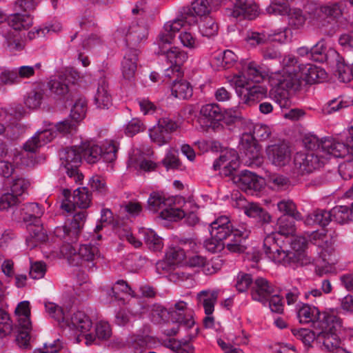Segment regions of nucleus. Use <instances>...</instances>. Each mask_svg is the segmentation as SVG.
<instances>
[{"mask_svg":"<svg viewBox=\"0 0 353 353\" xmlns=\"http://www.w3.org/2000/svg\"><path fill=\"white\" fill-rule=\"evenodd\" d=\"M85 218V212L76 213L70 222L66 223L63 226L57 227L54 234L63 240V243L60 248L62 256L74 265L91 269L95 266L96 261L99 258V248L91 244H83L79 247L76 244Z\"/></svg>","mask_w":353,"mask_h":353,"instance_id":"1","label":"nucleus"},{"mask_svg":"<svg viewBox=\"0 0 353 353\" xmlns=\"http://www.w3.org/2000/svg\"><path fill=\"white\" fill-rule=\"evenodd\" d=\"M321 145L317 153L299 152L296 154L294 159V166L301 174L310 173L319 169L332 158H342L347 151L343 143L337 141L334 138L325 139Z\"/></svg>","mask_w":353,"mask_h":353,"instance_id":"2","label":"nucleus"},{"mask_svg":"<svg viewBox=\"0 0 353 353\" xmlns=\"http://www.w3.org/2000/svg\"><path fill=\"white\" fill-rule=\"evenodd\" d=\"M219 0H195L192 3L191 7L184 9L183 16L181 19H176L165 23L163 30L159 35L160 41L162 43H170L175 34L185 23L192 25L196 23L194 15L202 17H208L215 4H218Z\"/></svg>","mask_w":353,"mask_h":353,"instance_id":"3","label":"nucleus"},{"mask_svg":"<svg viewBox=\"0 0 353 353\" xmlns=\"http://www.w3.org/2000/svg\"><path fill=\"white\" fill-rule=\"evenodd\" d=\"M323 321L319 323L316 342L322 344L332 353H349L341 347L339 333L342 328L341 319L334 314H325Z\"/></svg>","mask_w":353,"mask_h":353,"instance_id":"4","label":"nucleus"},{"mask_svg":"<svg viewBox=\"0 0 353 353\" xmlns=\"http://www.w3.org/2000/svg\"><path fill=\"white\" fill-rule=\"evenodd\" d=\"M265 128L261 125H256L253 133H243L241 135L239 144V157L245 164L257 167L263 164V159L260 156L261 145L259 142L263 140Z\"/></svg>","mask_w":353,"mask_h":353,"instance_id":"5","label":"nucleus"},{"mask_svg":"<svg viewBox=\"0 0 353 353\" xmlns=\"http://www.w3.org/2000/svg\"><path fill=\"white\" fill-rule=\"evenodd\" d=\"M299 62L294 55L288 54L283 57L282 61L283 69L278 73L272 76L269 79V83L271 86L274 87L281 97L283 98L278 99V103L281 108H288L290 105V100L286 97V94L288 95V90L290 89H283L279 87L277 83L279 79H290L291 77L295 76L299 72Z\"/></svg>","mask_w":353,"mask_h":353,"instance_id":"6","label":"nucleus"},{"mask_svg":"<svg viewBox=\"0 0 353 353\" xmlns=\"http://www.w3.org/2000/svg\"><path fill=\"white\" fill-rule=\"evenodd\" d=\"M8 23L13 30L2 31L6 44L10 51L20 50L23 45L19 34L15 30L28 29L32 25V19L29 14L15 13L8 17Z\"/></svg>","mask_w":353,"mask_h":353,"instance_id":"7","label":"nucleus"},{"mask_svg":"<svg viewBox=\"0 0 353 353\" xmlns=\"http://www.w3.org/2000/svg\"><path fill=\"white\" fill-rule=\"evenodd\" d=\"M299 72L290 79H279L277 85L283 89H292L294 86L300 84L301 81L307 83H319L326 77L325 71L315 65L307 63L305 65L299 64Z\"/></svg>","mask_w":353,"mask_h":353,"instance_id":"8","label":"nucleus"},{"mask_svg":"<svg viewBox=\"0 0 353 353\" xmlns=\"http://www.w3.org/2000/svg\"><path fill=\"white\" fill-rule=\"evenodd\" d=\"M210 236L214 238H217L219 241H223L230 238V242L226 245L228 250L232 252H243L245 250L243 245H241L243 240L248 238L250 235V230L243 224L239 226V228H234L232 227H227L219 229H210Z\"/></svg>","mask_w":353,"mask_h":353,"instance_id":"9","label":"nucleus"},{"mask_svg":"<svg viewBox=\"0 0 353 353\" xmlns=\"http://www.w3.org/2000/svg\"><path fill=\"white\" fill-rule=\"evenodd\" d=\"M81 149L83 158L88 163H94L101 159L105 162L111 163L117 158L118 147L112 141H107L102 148L92 141H88L82 143Z\"/></svg>","mask_w":353,"mask_h":353,"instance_id":"10","label":"nucleus"},{"mask_svg":"<svg viewBox=\"0 0 353 353\" xmlns=\"http://www.w3.org/2000/svg\"><path fill=\"white\" fill-rule=\"evenodd\" d=\"M65 324L76 334L79 333L76 338L77 343H80L83 339L87 345H90L94 343L96 336L89 333L92 323L89 316L83 312L77 311L74 312L70 321H66Z\"/></svg>","mask_w":353,"mask_h":353,"instance_id":"11","label":"nucleus"},{"mask_svg":"<svg viewBox=\"0 0 353 353\" xmlns=\"http://www.w3.org/2000/svg\"><path fill=\"white\" fill-rule=\"evenodd\" d=\"M59 155L68 176L73 179L75 183L81 182L83 178V174L79 173L78 170L83 159L81 145L67 148Z\"/></svg>","mask_w":353,"mask_h":353,"instance_id":"12","label":"nucleus"},{"mask_svg":"<svg viewBox=\"0 0 353 353\" xmlns=\"http://www.w3.org/2000/svg\"><path fill=\"white\" fill-rule=\"evenodd\" d=\"M310 241L316 246L322 248L319 254L322 257L323 264L322 265H316L315 272L316 274L322 276L324 274L334 272V261L330 258H327L330 247L326 234L323 232L315 231L310 235Z\"/></svg>","mask_w":353,"mask_h":353,"instance_id":"13","label":"nucleus"},{"mask_svg":"<svg viewBox=\"0 0 353 353\" xmlns=\"http://www.w3.org/2000/svg\"><path fill=\"white\" fill-rule=\"evenodd\" d=\"M64 199L61 203V208L68 212H72L75 207L87 208L91 202V194L86 188H78L73 192L72 196L70 191L65 189L63 192Z\"/></svg>","mask_w":353,"mask_h":353,"instance_id":"14","label":"nucleus"},{"mask_svg":"<svg viewBox=\"0 0 353 353\" xmlns=\"http://www.w3.org/2000/svg\"><path fill=\"white\" fill-rule=\"evenodd\" d=\"M77 73L72 70H65L54 76L48 83L50 94L56 99L65 97L69 92L71 79H75Z\"/></svg>","mask_w":353,"mask_h":353,"instance_id":"15","label":"nucleus"},{"mask_svg":"<svg viewBox=\"0 0 353 353\" xmlns=\"http://www.w3.org/2000/svg\"><path fill=\"white\" fill-rule=\"evenodd\" d=\"M239 159L240 157L235 150H224L214 162L213 168L214 170H221L223 175L230 176L238 168Z\"/></svg>","mask_w":353,"mask_h":353,"instance_id":"16","label":"nucleus"},{"mask_svg":"<svg viewBox=\"0 0 353 353\" xmlns=\"http://www.w3.org/2000/svg\"><path fill=\"white\" fill-rule=\"evenodd\" d=\"M272 10L276 12L280 15L288 16V26L291 29L300 30L305 24L306 17L299 8H292L288 5L283 3L276 5ZM270 11L271 9L268 8V12Z\"/></svg>","mask_w":353,"mask_h":353,"instance_id":"17","label":"nucleus"},{"mask_svg":"<svg viewBox=\"0 0 353 353\" xmlns=\"http://www.w3.org/2000/svg\"><path fill=\"white\" fill-rule=\"evenodd\" d=\"M232 181L245 192H259L263 185V179L246 170L234 175Z\"/></svg>","mask_w":353,"mask_h":353,"instance_id":"18","label":"nucleus"},{"mask_svg":"<svg viewBox=\"0 0 353 353\" xmlns=\"http://www.w3.org/2000/svg\"><path fill=\"white\" fill-rule=\"evenodd\" d=\"M293 252H289L292 255L296 267L307 265L313 262V259L306 252L307 240L302 236H293L290 242Z\"/></svg>","mask_w":353,"mask_h":353,"instance_id":"19","label":"nucleus"},{"mask_svg":"<svg viewBox=\"0 0 353 353\" xmlns=\"http://www.w3.org/2000/svg\"><path fill=\"white\" fill-rule=\"evenodd\" d=\"M223 116L217 104H205L201 108L199 122L205 130L209 128L214 129L217 126V121H220Z\"/></svg>","mask_w":353,"mask_h":353,"instance_id":"20","label":"nucleus"},{"mask_svg":"<svg viewBox=\"0 0 353 353\" xmlns=\"http://www.w3.org/2000/svg\"><path fill=\"white\" fill-rule=\"evenodd\" d=\"M187 305L185 302L179 301L169 307L168 314L172 321L190 328L194 325V321L192 312Z\"/></svg>","mask_w":353,"mask_h":353,"instance_id":"21","label":"nucleus"},{"mask_svg":"<svg viewBox=\"0 0 353 353\" xmlns=\"http://www.w3.org/2000/svg\"><path fill=\"white\" fill-rule=\"evenodd\" d=\"M139 51L137 49H128L121 61V71L123 78L132 82L135 79V75L138 68Z\"/></svg>","mask_w":353,"mask_h":353,"instance_id":"22","label":"nucleus"},{"mask_svg":"<svg viewBox=\"0 0 353 353\" xmlns=\"http://www.w3.org/2000/svg\"><path fill=\"white\" fill-rule=\"evenodd\" d=\"M327 312L321 313L319 308L308 304L301 305L297 312V317L301 323H312L317 330L319 323L323 321V316Z\"/></svg>","mask_w":353,"mask_h":353,"instance_id":"23","label":"nucleus"},{"mask_svg":"<svg viewBox=\"0 0 353 353\" xmlns=\"http://www.w3.org/2000/svg\"><path fill=\"white\" fill-rule=\"evenodd\" d=\"M234 6L232 15L235 18L253 19L258 15V6L247 0H229Z\"/></svg>","mask_w":353,"mask_h":353,"instance_id":"24","label":"nucleus"},{"mask_svg":"<svg viewBox=\"0 0 353 353\" xmlns=\"http://www.w3.org/2000/svg\"><path fill=\"white\" fill-rule=\"evenodd\" d=\"M268 158L276 166L285 165L290 159V150L288 145L284 143L269 146L266 150Z\"/></svg>","mask_w":353,"mask_h":353,"instance_id":"25","label":"nucleus"},{"mask_svg":"<svg viewBox=\"0 0 353 353\" xmlns=\"http://www.w3.org/2000/svg\"><path fill=\"white\" fill-rule=\"evenodd\" d=\"M94 101L97 108L99 109H108L112 105V96L105 79L100 80Z\"/></svg>","mask_w":353,"mask_h":353,"instance_id":"26","label":"nucleus"},{"mask_svg":"<svg viewBox=\"0 0 353 353\" xmlns=\"http://www.w3.org/2000/svg\"><path fill=\"white\" fill-rule=\"evenodd\" d=\"M274 241L276 246L273 248L266 246V255H268V257L275 263L296 267L292 254L281 249L282 246L279 244V240L276 239Z\"/></svg>","mask_w":353,"mask_h":353,"instance_id":"27","label":"nucleus"},{"mask_svg":"<svg viewBox=\"0 0 353 353\" xmlns=\"http://www.w3.org/2000/svg\"><path fill=\"white\" fill-rule=\"evenodd\" d=\"M349 134L350 139L348 140V146L345 145L347 151L343 157L349 154L351 159L339 166V174L345 180L350 179L353 176V123L349 128Z\"/></svg>","mask_w":353,"mask_h":353,"instance_id":"28","label":"nucleus"},{"mask_svg":"<svg viewBox=\"0 0 353 353\" xmlns=\"http://www.w3.org/2000/svg\"><path fill=\"white\" fill-rule=\"evenodd\" d=\"M219 294L218 290H203L197 294V301L203 307L206 315H211L213 313Z\"/></svg>","mask_w":353,"mask_h":353,"instance_id":"29","label":"nucleus"},{"mask_svg":"<svg viewBox=\"0 0 353 353\" xmlns=\"http://www.w3.org/2000/svg\"><path fill=\"white\" fill-rule=\"evenodd\" d=\"M226 79L230 85L235 89L239 97H242L245 90L250 86L251 81L243 70L238 74L228 76Z\"/></svg>","mask_w":353,"mask_h":353,"instance_id":"30","label":"nucleus"},{"mask_svg":"<svg viewBox=\"0 0 353 353\" xmlns=\"http://www.w3.org/2000/svg\"><path fill=\"white\" fill-rule=\"evenodd\" d=\"M173 203V199L166 198L163 194L155 192L150 194L148 200V209L154 212L163 211Z\"/></svg>","mask_w":353,"mask_h":353,"instance_id":"31","label":"nucleus"},{"mask_svg":"<svg viewBox=\"0 0 353 353\" xmlns=\"http://www.w3.org/2000/svg\"><path fill=\"white\" fill-rule=\"evenodd\" d=\"M6 296V288L0 291V338L10 334L12 331V323L9 315L1 309Z\"/></svg>","mask_w":353,"mask_h":353,"instance_id":"32","label":"nucleus"},{"mask_svg":"<svg viewBox=\"0 0 353 353\" xmlns=\"http://www.w3.org/2000/svg\"><path fill=\"white\" fill-rule=\"evenodd\" d=\"M166 59L178 70V68L183 65L188 58V53L177 47H172L166 51L161 50Z\"/></svg>","mask_w":353,"mask_h":353,"instance_id":"33","label":"nucleus"},{"mask_svg":"<svg viewBox=\"0 0 353 353\" xmlns=\"http://www.w3.org/2000/svg\"><path fill=\"white\" fill-rule=\"evenodd\" d=\"M331 221L332 213L330 211L316 210L304 219V223L307 225L317 224L321 226H325L328 225Z\"/></svg>","mask_w":353,"mask_h":353,"instance_id":"34","label":"nucleus"},{"mask_svg":"<svg viewBox=\"0 0 353 353\" xmlns=\"http://www.w3.org/2000/svg\"><path fill=\"white\" fill-rule=\"evenodd\" d=\"M15 314L17 316L19 326L23 328L30 329L32 323L30 321V303L27 301H21L15 309Z\"/></svg>","mask_w":353,"mask_h":353,"instance_id":"35","label":"nucleus"},{"mask_svg":"<svg viewBox=\"0 0 353 353\" xmlns=\"http://www.w3.org/2000/svg\"><path fill=\"white\" fill-rule=\"evenodd\" d=\"M28 231L29 236L26 238V244L30 249L48 239L46 233L41 226L30 225Z\"/></svg>","mask_w":353,"mask_h":353,"instance_id":"36","label":"nucleus"},{"mask_svg":"<svg viewBox=\"0 0 353 353\" xmlns=\"http://www.w3.org/2000/svg\"><path fill=\"white\" fill-rule=\"evenodd\" d=\"M172 95L179 99H187L192 95V88L190 83L181 79L175 81L171 85Z\"/></svg>","mask_w":353,"mask_h":353,"instance_id":"37","label":"nucleus"},{"mask_svg":"<svg viewBox=\"0 0 353 353\" xmlns=\"http://www.w3.org/2000/svg\"><path fill=\"white\" fill-rule=\"evenodd\" d=\"M332 213V221L340 224H344L349 220L353 221V203L351 208L345 205L336 206L330 210Z\"/></svg>","mask_w":353,"mask_h":353,"instance_id":"38","label":"nucleus"},{"mask_svg":"<svg viewBox=\"0 0 353 353\" xmlns=\"http://www.w3.org/2000/svg\"><path fill=\"white\" fill-rule=\"evenodd\" d=\"M139 232L143 236L145 243L150 250L159 251L163 248V241L154 231L150 229H142Z\"/></svg>","mask_w":353,"mask_h":353,"instance_id":"39","label":"nucleus"},{"mask_svg":"<svg viewBox=\"0 0 353 353\" xmlns=\"http://www.w3.org/2000/svg\"><path fill=\"white\" fill-rule=\"evenodd\" d=\"M295 232V225L293 221H289L285 217L279 219V232L277 234H272L266 236L268 240H279V236H283L288 239V236L293 235Z\"/></svg>","mask_w":353,"mask_h":353,"instance_id":"40","label":"nucleus"},{"mask_svg":"<svg viewBox=\"0 0 353 353\" xmlns=\"http://www.w3.org/2000/svg\"><path fill=\"white\" fill-rule=\"evenodd\" d=\"M243 70L251 82L258 83L264 79L263 67L255 61L248 63Z\"/></svg>","mask_w":353,"mask_h":353,"instance_id":"41","label":"nucleus"},{"mask_svg":"<svg viewBox=\"0 0 353 353\" xmlns=\"http://www.w3.org/2000/svg\"><path fill=\"white\" fill-rule=\"evenodd\" d=\"M151 141L159 146L167 144L171 139L170 135L157 123L149 130Z\"/></svg>","mask_w":353,"mask_h":353,"instance_id":"42","label":"nucleus"},{"mask_svg":"<svg viewBox=\"0 0 353 353\" xmlns=\"http://www.w3.org/2000/svg\"><path fill=\"white\" fill-rule=\"evenodd\" d=\"M278 210L285 215L290 216L296 221L303 219L301 213L297 211L295 203L292 200H281L277 203Z\"/></svg>","mask_w":353,"mask_h":353,"instance_id":"43","label":"nucleus"},{"mask_svg":"<svg viewBox=\"0 0 353 353\" xmlns=\"http://www.w3.org/2000/svg\"><path fill=\"white\" fill-rule=\"evenodd\" d=\"M245 91L241 97L246 103H257L263 99L265 96V89L261 85L250 86Z\"/></svg>","mask_w":353,"mask_h":353,"instance_id":"44","label":"nucleus"},{"mask_svg":"<svg viewBox=\"0 0 353 353\" xmlns=\"http://www.w3.org/2000/svg\"><path fill=\"white\" fill-rule=\"evenodd\" d=\"M199 31L202 36L210 37L216 34L218 26L212 17H206L200 22Z\"/></svg>","mask_w":353,"mask_h":353,"instance_id":"45","label":"nucleus"},{"mask_svg":"<svg viewBox=\"0 0 353 353\" xmlns=\"http://www.w3.org/2000/svg\"><path fill=\"white\" fill-rule=\"evenodd\" d=\"M87 110V103L83 99H77L73 105L70 117L72 120L78 123L84 119Z\"/></svg>","mask_w":353,"mask_h":353,"instance_id":"46","label":"nucleus"},{"mask_svg":"<svg viewBox=\"0 0 353 353\" xmlns=\"http://www.w3.org/2000/svg\"><path fill=\"white\" fill-rule=\"evenodd\" d=\"M353 104V99L346 100L344 98L339 97L329 101L323 108L325 114H332L342 108H347Z\"/></svg>","mask_w":353,"mask_h":353,"instance_id":"47","label":"nucleus"},{"mask_svg":"<svg viewBox=\"0 0 353 353\" xmlns=\"http://www.w3.org/2000/svg\"><path fill=\"white\" fill-rule=\"evenodd\" d=\"M236 55L231 50H225L214 57L217 66L223 69L229 68L236 61Z\"/></svg>","mask_w":353,"mask_h":353,"instance_id":"48","label":"nucleus"},{"mask_svg":"<svg viewBox=\"0 0 353 353\" xmlns=\"http://www.w3.org/2000/svg\"><path fill=\"white\" fill-rule=\"evenodd\" d=\"M146 37V30L143 26H130L127 34L126 41L129 44L134 45L140 42Z\"/></svg>","mask_w":353,"mask_h":353,"instance_id":"49","label":"nucleus"},{"mask_svg":"<svg viewBox=\"0 0 353 353\" xmlns=\"http://www.w3.org/2000/svg\"><path fill=\"white\" fill-rule=\"evenodd\" d=\"M165 258L170 265H176L182 262L186 258V254L183 248L172 247L167 251Z\"/></svg>","mask_w":353,"mask_h":353,"instance_id":"50","label":"nucleus"},{"mask_svg":"<svg viewBox=\"0 0 353 353\" xmlns=\"http://www.w3.org/2000/svg\"><path fill=\"white\" fill-rule=\"evenodd\" d=\"M44 92L42 90H34L31 91L25 99L26 105L31 109L39 108L43 99Z\"/></svg>","mask_w":353,"mask_h":353,"instance_id":"51","label":"nucleus"},{"mask_svg":"<svg viewBox=\"0 0 353 353\" xmlns=\"http://www.w3.org/2000/svg\"><path fill=\"white\" fill-rule=\"evenodd\" d=\"M292 332L294 335L301 340L305 345L310 346L312 343L316 341V333L311 330L302 328L294 330Z\"/></svg>","mask_w":353,"mask_h":353,"instance_id":"52","label":"nucleus"},{"mask_svg":"<svg viewBox=\"0 0 353 353\" xmlns=\"http://www.w3.org/2000/svg\"><path fill=\"white\" fill-rule=\"evenodd\" d=\"M252 296L254 301L264 304L265 303V281L263 278L256 279L252 289Z\"/></svg>","mask_w":353,"mask_h":353,"instance_id":"53","label":"nucleus"},{"mask_svg":"<svg viewBox=\"0 0 353 353\" xmlns=\"http://www.w3.org/2000/svg\"><path fill=\"white\" fill-rule=\"evenodd\" d=\"M269 288L270 286L266 281V301H268L269 302V307L272 312L281 314L283 311L282 299L280 296L277 294L268 297V294L269 292Z\"/></svg>","mask_w":353,"mask_h":353,"instance_id":"54","label":"nucleus"},{"mask_svg":"<svg viewBox=\"0 0 353 353\" xmlns=\"http://www.w3.org/2000/svg\"><path fill=\"white\" fill-rule=\"evenodd\" d=\"M172 204H171L170 206H168L163 211L161 212L162 219L176 221L185 217L183 210L179 208L172 207Z\"/></svg>","mask_w":353,"mask_h":353,"instance_id":"55","label":"nucleus"},{"mask_svg":"<svg viewBox=\"0 0 353 353\" xmlns=\"http://www.w3.org/2000/svg\"><path fill=\"white\" fill-rule=\"evenodd\" d=\"M117 233L121 239L127 241L135 248H139L142 245L141 241L133 236L128 227L118 228Z\"/></svg>","mask_w":353,"mask_h":353,"instance_id":"56","label":"nucleus"},{"mask_svg":"<svg viewBox=\"0 0 353 353\" xmlns=\"http://www.w3.org/2000/svg\"><path fill=\"white\" fill-rule=\"evenodd\" d=\"M46 310L48 314L57 322L64 323L65 316L63 308L55 303H48L45 305Z\"/></svg>","mask_w":353,"mask_h":353,"instance_id":"57","label":"nucleus"},{"mask_svg":"<svg viewBox=\"0 0 353 353\" xmlns=\"http://www.w3.org/2000/svg\"><path fill=\"white\" fill-rule=\"evenodd\" d=\"M325 138L319 140V138L314 134H309L304 137L303 140V143L305 149H307V152H314V153H317V151L321 149V142Z\"/></svg>","mask_w":353,"mask_h":353,"instance_id":"58","label":"nucleus"},{"mask_svg":"<svg viewBox=\"0 0 353 353\" xmlns=\"http://www.w3.org/2000/svg\"><path fill=\"white\" fill-rule=\"evenodd\" d=\"M179 38L181 44L189 49L196 48L200 45L196 37L188 31L182 32L179 34Z\"/></svg>","mask_w":353,"mask_h":353,"instance_id":"59","label":"nucleus"},{"mask_svg":"<svg viewBox=\"0 0 353 353\" xmlns=\"http://www.w3.org/2000/svg\"><path fill=\"white\" fill-rule=\"evenodd\" d=\"M37 0H15L13 9L17 12H30L37 6Z\"/></svg>","mask_w":353,"mask_h":353,"instance_id":"60","label":"nucleus"},{"mask_svg":"<svg viewBox=\"0 0 353 353\" xmlns=\"http://www.w3.org/2000/svg\"><path fill=\"white\" fill-rule=\"evenodd\" d=\"M163 165L168 169H175L179 167L180 161L176 150H169L163 160Z\"/></svg>","mask_w":353,"mask_h":353,"instance_id":"61","label":"nucleus"},{"mask_svg":"<svg viewBox=\"0 0 353 353\" xmlns=\"http://www.w3.org/2000/svg\"><path fill=\"white\" fill-rule=\"evenodd\" d=\"M46 265L42 261H36L31 263L30 269V276L33 279L43 278L46 272Z\"/></svg>","mask_w":353,"mask_h":353,"instance_id":"62","label":"nucleus"},{"mask_svg":"<svg viewBox=\"0 0 353 353\" xmlns=\"http://www.w3.org/2000/svg\"><path fill=\"white\" fill-rule=\"evenodd\" d=\"M90 185L93 191L101 195H105L108 192L105 181L101 176H93L90 180Z\"/></svg>","mask_w":353,"mask_h":353,"instance_id":"63","label":"nucleus"},{"mask_svg":"<svg viewBox=\"0 0 353 353\" xmlns=\"http://www.w3.org/2000/svg\"><path fill=\"white\" fill-rule=\"evenodd\" d=\"M144 129L145 126L143 122L140 119L134 118L127 124L125 129V133L129 137H132L136 134L143 131Z\"/></svg>","mask_w":353,"mask_h":353,"instance_id":"64","label":"nucleus"}]
</instances>
